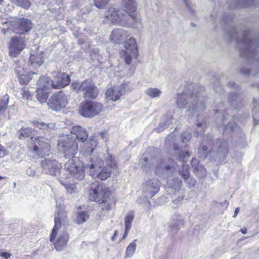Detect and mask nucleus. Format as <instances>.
<instances>
[{
  "label": "nucleus",
  "instance_id": "e433bc0d",
  "mask_svg": "<svg viewBox=\"0 0 259 259\" xmlns=\"http://www.w3.org/2000/svg\"><path fill=\"white\" fill-rule=\"evenodd\" d=\"M169 187L173 188L174 189H179L182 185V181L179 178H175L171 180L168 181Z\"/></svg>",
  "mask_w": 259,
  "mask_h": 259
},
{
  "label": "nucleus",
  "instance_id": "473e14b6",
  "mask_svg": "<svg viewBox=\"0 0 259 259\" xmlns=\"http://www.w3.org/2000/svg\"><path fill=\"white\" fill-rule=\"evenodd\" d=\"M211 150L212 149L210 147V146H207L203 144L202 146L198 148V154L201 158H205Z\"/></svg>",
  "mask_w": 259,
  "mask_h": 259
},
{
  "label": "nucleus",
  "instance_id": "bb28decb",
  "mask_svg": "<svg viewBox=\"0 0 259 259\" xmlns=\"http://www.w3.org/2000/svg\"><path fill=\"white\" fill-rule=\"evenodd\" d=\"M122 6L125 9L124 11L133 14L137 9V4L135 0H122Z\"/></svg>",
  "mask_w": 259,
  "mask_h": 259
},
{
  "label": "nucleus",
  "instance_id": "4be33fe9",
  "mask_svg": "<svg viewBox=\"0 0 259 259\" xmlns=\"http://www.w3.org/2000/svg\"><path fill=\"white\" fill-rule=\"evenodd\" d=\"M128 35L127 32L122 28L113 30L110 35V40L114 44H118Z\"/></svg>",
  "mask_w": 259,
  "mask_h": 259
},
{
  "label": "nucleus",
  "instance_id": "864d4df0",
  "mask_svg": "<svg viewBox=\"0 0 259 259\" xmlns=\"http://www.w3.org/2000/svg\"><path fill=\"white\" fill-rule=\"evenodd\" d=\"M0 256L6 259H8L11 257V254L9 252H2L0 253Z\"/></svg>",
  "mask_w": 259,
  "mask_h": 259
},
{
  "label": "nucleus",
  "instance_id": "2eb2a0df",
  "mask_svg": "<svg viewBox=\"0 0 259 259\" xmlns=\"http://www.w3.org/2000/svg\"><path fill=\"white\" fill-rule=\"evenodd\" d=\"M159 190V183L157 179L149 180L143 184L142 191L146 197H152Z\"/></svg>",
  "mask_w": 259,
  "mask_h": 259
},
{
  "label": "nucleus",
  "instance_id": "7ed1b4c3",
  "mask_svg": "<svg viewBox=\"0 0 259 259\" xmlns=\"http://www.w3.org/2000/svg\"><path fill=\"white\" fill-rule=\"evenodd\" d=\"M203 100L202 97L197 96L194 93L190 96L184 92L178 95L176 104L178 108H185L189 100L191 105L187 110V114L188 116H190L194 115L196 112L204 110L205 105L202 102Z\"/></svg>",
  "mask_w": 259,
  "mask_h": 259
},
{
  "label": "nucleus",
  "instance_id": "69168bd1",
  "mask_svg": "<svg viewBox=\"0 0 259 259\" xmlns=\"http://www.w3.org/2000/svg\"><path fill=\"white\" fill-rule=\"evenodd\" d=\"M7 32V30L6 29H3V32L4 33V34H6Z\"/></svg>",
  "mask_w": 259,
  "mask_h": 259
},
{
  "label": "nucleus",
  "instance_id": "6e6d98bb",
  "mask_svg": "<svg viewBox=\"0 0 259 259\" xmlns=\"http://www.w3.org/2000/svg\"><path fill=\"white\" fill-rule=\"evenodd\" d=\"M240 4L239 2L238 3H235V4L234 5H230V8L231 9H234L236 7H240Z\"/></svg>",
  "mask_w": 259,
  "mask_h": 259
},
{
  "label": "nucleus",
  "instance_id": "a19ab883",
  "mask_svg": "<svg viewBox=\"0 0 259 259\" xmlns=\"http://www.w3.org/2000/svg\"><path fill=\"white\" fill-rule=\"evenodd\" d=\"M110 0H94V5L99 8H104L109 3Z\"/></svg>",
  "mask_w": 259,
  "mask_h": 259
},
{
  "label": "nucleus",
  "instance_id": "09e8293b",
  "mask_svg": "<svg viewBox=\"0 0 259 259\" xmlns=\"http://www.w3.org/2000/svg\"><path fill=\"white\" fill-rule=\"evenodd\" d=\"M71 88L73 91L78 93L81 89V84L79 82H74L71 84Z\"/></svg>",
  "mask_w": 259,
  "mask_h": 259
},
{
  "label": "nucleus",
  "instance_id": "f704fd0d",
  "mask_svg": "<svg viewBox=\"0 0 259 259\" xmlns=\"http://www.w3.org/2000/svg\"><path fill=\"white\" fill-rule=\"evenodd\" d=\"M32 134V130L29 127L22 128L19 131L18 139L21 140L30 137Z\"/></svg>",
  "mask_w": 259,
  "mask_h": 259
},
{
  "label": "nucleus",
  "instance_id": "20e7f679",
  "mask_svg": "<svg viewBox=\"0 0 259 259\" xmlns=\"http://www.w3.org/2000/svg\"><path fill=\"white\" fill-rule=\"evenodd\" d=\"M228 35L230 40H236V42L238 45L242 56L247 55L259 43L257 41H251L249 39V34L248 31L239 33L235 27L228 32Z\"/></svg>",
  "mask_w": 259,
  "mask_h": 259
},
{
  "label": "nucleus",
  "instance_id": "f03ea898",
  "mask_svg": "<svg viewBox=\"0 0 259 259\" xmlns=\"http://www.w3.org/2000/svg\"><path fill=\"white\" fill-rule=\"evenodd\" d=\"M104 16L110 23L122 27H130L133 20L137 22L138 18L136 14H129L123 10H118L113 7H110L106 11Z\"/></svg>",
  "mask_w": 259,
  "mask_h": 259
},
{
  "label": "nucleus",
  "instance_id": "e2e57ef3",
  "mask_svg": "<svg viewBox=\"0 0 259 259\" xmlns=\"http://www.w3.org/2000/svg\"><path fill=\"white\" fill-rule=\"evenodd\" d=\"M165 169L166 170H169L171 169V167L169 165H165Z\"/></svg>",
  "mask_w": 259,
  "mask_h": 259
},
{
  "label": "nucleus",
  "instance_id": "603ef678",
  "mask_svg": "<svg viewBox=\"0 0 259 259\" xmlns=\"http://www.w3.org/2000/svg\"><path fill=\"white\" fill-rule=\"evenodd\" d=\"M183 199L184 197L183 196H179L176 199H174L172 202L176 205H179L183 201Z\"/></svg>",
  "mask_w": 259,
  "mask_h": 259
},
{
  "label": "nucleus",
  "instance_id": "4468645a",
  "mask_svg": "<svg viewBox=\"0 0 259 259\" xmlns=\"http://www.w3.org/2000/svg\"><path fill=\"white\" fill-rule=\"evenodd\" d=\"M49 106L53 110H59L65 108L68 104L67 96L62 91L53 94L48 103Z\"/></svg>",
  "mask_w": 259,
  "mask_h": 259
},
{
  "label": "nucleus",
  "instance_id": "b1692460",
  "mask_svg": "<svg viewBox=\"0 0 259 259\" xmlns=\"http://www.w3.org/2000/svg\"><path fill=\"white\" fill-rule=\"evenodd\" d=\"M38 87L48 91L51 89H55L54 80L50 77L43 76L40 77L37 81Z\"/></svg>",
  "mask_w": 259,
  "mask_h": 259
},
{
  "label": "nucleus",
  "instance_id": "9b49d317",
  "mask_svg": "<svg viewBox=\"0 0 259 259\" xmlns=\"http://www.w3.org/2000/svg\"><path fill=\"white\" fill-rule=\"evenodd\" d=\"M124 50L120 52V56L124 59L127 64L131 63L132 58H136L138 55V48L136 40L132 37L127 39L124 44Z\"/></svg>",
  "mask_w": 259,
  "mask_h": 259
},
{
  "label": "nucleus",
  "instance_id": "774afa93",
  "mask_svg": "<svg viewBox=\"0 0 259 259\" xmlns=\"http://www.w3.org/2000/svg\"><path fill=\"white\" fill-rule=\"evenodd\" d=\"M197 125L199 128H200L202 126L201 123H198Z\"/></svg>",
  "mask_w": 259,
  "mask_h": 259
},
{
  "label": "nucleus",
  "instance_id": "5701e85b",
  "mask_svg": "<svg viewBox=\"0 0 259 259\" xmlns=\"http://www.w3.org/2000/svg\"><path fill=\"white\" fill-rule=\"evenodd\" d=\"M184 223V221L181 219L179 214H175L169 223V230L172 233L177 232L180 229L181 226Z\"/></svg>",
  "mask_w": 259,
  "mask_h": 259
},
{
  "label": "nucleus",
  "instance_id": "052dcab7",
  "mask_svg": "<svg viewBox=\"0 0 259 259\" xmlns=\"http://www.w3.org/2000/svg\"><path fill=\"white\" fill-rule=\"evenodd\" d=\"M242 234H245L247 233V229H241L240 230Z\"/></svg>",
  "mask_w": 259,
  "mask_h": 259
},
{
  "label": "nucleus",
  "instance_id": "6ab92c4d",
  "mask_svg": "<svg viewBox=\"0 0 259 259\" xmlns=\"http://www.w3.org/2000/svg\"><path fill=\"white\" fill-rule=\"evenodd\" d=\"M88 137V134L85 130L82 129V143H83L82 146L84 149V153H92L96 147V141L94 137L91 136L90 139L87 141H83Z\"/></svg>",
  "mask_w": 259,
  "mask_h": 259
},
{
  "label": "nucleus",
  "instance_id": "72a5a7b5",
  "mask_svg": "<svg viewBox=\"0 0 259 259\" xmlns=\"http://www.w3.org/2000/svg\"><path fill=\"white\" fill-rule=\"evenodd\" d=\"M9 96L6 94L2 100L0 101V115L3 114L8 107Z\"/></svg>",
  "mask_w": 259,
  "mask_h": 259
},
{
  "label": "nucleus",
  "instance_id": "5fc2aeb1",
  "mask_svg": "<svg viewBox=\"0 0 259 259\" xmlns=\"http://www.w3.org/2000/svg\"><path fill=\"white\" fill-rule=\"evenodd\" d=\"M89 214L84 211H82V222L86 221L89 218Z\"/></svg>",
  "mask_w": 259,
  "mask_h": 259
},
{
  "label": "nucleus",
  "instance_id": "0eeeda50",
  "mask_svg": "<svg viewBox=\"0 0 259 259\" xmlns=\"http://www.w3.org/2000/svg\"><path fill=\"white\" fill-rule=\"evenodd\" d=\"M116 165V164L112 156H108V159L105 162L102 161V164H99L95 162V164L92 163L90 165V168L92 169L98 166L99 169L97 172V177L101 180H105L110 176L112 167Z\"/></svg>",
  "mask_w": 259,
  "mask_h": 259
},
{
  "label": "nucleus",
  "instance_id": "a878e982",
  "mask_svg": "<svg viewBox=\"0 0 259 259\" xmlns=\"http://www.w3.org/2000/svg\"><path fill=\"white\" fill-rule=\"evenodd\" d=\"M134 219V213L133 211H130L127 213L125 217L124 225L125 231L122 236V239H125L131 229L132 224Z\"/></svg>",
  "mask_w": 259,
  "mask_h": 259
},
{
  "label": "nucleus",
  "instance_id": "de8ad7c7",
  "mask_svg": "<svg viewBox=\"0 0 259 259\" xmlns=\"http://www.w3.org/2000/svg\"><path fill=\"white\" fill-rule=\"evenodd\" d=\"M191 138V135L189 133L186 132L182 135V141L184 143L189 142Z\"/></svg>",
  "mask_w": 259,
  "mask_h": 259
},
{
  "label": "nucleus",
  "instance_id": "39448f33",
  "mask_svg": "<svg viewBox=\"0 0 259 259\" xmlns=\"http://www.w3.org/2000/svg\"><path fill=\"white\" fill-rule=\"evenodd\" d=\"M3 24H6L8 29L20 35L29 32L33 28V25L31 20L25 17L16 18L12 21L3 22Z\"/></svg>",
  "mask_w": 259,
  "mask_h": 259
},
{
  "label": "nucleus",
  "instance_id": "bf43d9fd",
  "mask_svg": "<svg viewBox=\"0 0 259 259\" xmlns=\"http://www.w3.org/2000/svg\"><path fill=\"white\" fill-rule=\"evenodd\" d=\"M4 3V0H0V11H2L3 9V5H2V4Z\"/></svg>",
  "mask_w": 259,
  "mask_h": 259
},
{
  "label": "nucleus",
  "instance_id": "dca6fc26",
  "mask_svg": "<svg viewBox=\"0 0 259 259\" xmlns=\"http://www.w3.org/2000/svg\"><path fill=\"white\" fill-rule=\"evenodd\" d=\"M82 88L84 98L94 99L98 96L99 91L98 88L90 80H87L82 82Z\"/></svg>",
  "mask_w": 259,
  "mask_h": 259
},
{
  "label": "nucleus",
  "instance_id": "7c9ffc66",
  "mask_svg": "<svg viewBox=\"0 0 259 259\" xmlns=\"http://www.w3.org/2000/svg\"><path fill=\"white\" fill-rule=\"evenodd\" d=\"M136 241L137 240H135L127 246L125 250L124 258H131L133 256L135 252L137 247Z\"/></svg>",
  "mask_w": 259,
  "mask_h": 259
},
{
  "label": "nucleus",
  "instance_id": "49530a36",
  "mask_svg": "<svg viewBox=\"0 0 259 259\" xmlns=\"http://www.w3.org/2000/svg\"><path fill=\"white\" fill-rule=\"evenodd\" d=\"M164 164L162 161H160L159 162H157V164L155 165V172L157 175L159 174L161 170L163 169Z\"/></svg>",
  "mask_w": 259,
  "mask_h": 259
},
{
  "label": "nucleus",
  "instance_id": "4c0bfd02",
  "mask_svg": "<svg viewBox=\"0 0 259 259\" xmlns=\"http://www.w3.org/2000/svg\"><path fill=\"white\" fill-rule=\"evenodd\" d=\"M16 4L25 9H28L31 6L28 0H16Z\"/></svg>",
  "mask_w": 259,
  "mask_h": 259
},
{
  "label": "nucleus",
  "instance_id": "c9c22d12",
  "mask_svg": "<svg viewBox=\"0 0 259 259\" xmlns=\"http://www.w3.org/2000/svg\"><path fill=\"white\" fill-rule=\"evenodd\" d=\"M228 152V149L227 143L225 142H222L219 146V151L218 153L221 155L224 159L226 157Z\"/></svg>",
  "mask_w": 259,
  "mask_h": 259
},
{
  "label": "nucleus",
  "instance_id": "f3484780",
  "mask_svg": "<svg viewBox=\"0 0 259 259\" xmlns=\"http://www.w3.org/2000/svg\"><path fill=\"white\" fill-rule=\"evenodd\" d=\"M125 92L123 85L108 89L105 93L106 98L112 101L119 100Z\"/></svg>",
  "mask_w": 259,
  "mask_h": 259
},
{
  "label": "nucleus",
  "instance_id": "8fccbe9b",
  "mask_svg": "<svg viewBox=\"0 0 259 259\" xmlns=\"http://www.w3.org/2000/svg\"><path fill=\"white\" fill-rule=\"evenodd\" d=\"M73 168L72 170H70L68 168H67V170H68L70 173V175L71 177H69L70 179H72V181L73 180V178L75 177V174H77V168L76 165L73 164V166L72 167Z\"/></svg>",
  "mask_w": 259,
  "mask_h": 259
},
{
  "label": "nucleus",
  "instance_id": "0e129e2a",
  "mask_svg": "<svg viewBox=\"0 0 259 259\" xmlns=\"http://www.w3.org/2000/svg\"><path fill=\"white\" fill-rule=\"evenodd\" d=\"M148 158L147 157H145L144 158V161L147 162V161H148Z\"/></svg>",
  "mask_w": 259,
  "mask_h": 259
},
{
  "label": "nucleus",
  "instance_id": "3c124183",
  "mask_svg": "<svg viewBox=\"0 0 259 259\" xmlns=\"http://www.w3.org/2000/svg\"><path fill=\"white\" fill-rule=\"evenodd\" d=\"M8 155V151L6 147L0 143V158H3Z\"/></svg>",
  "mask_w": 259,
  "mask_h": 259
},
{
  "label": "nucleus",
  "instance_id": "aec40b11",
  "mask_svg": "<svg viewBox=\"0 0 259 259\" xmlns=\"http://www.w3.org/2000/svg\"><path fill=\"white\" fill-rule=\"evenodd\" d=\"M29 60L30 62V68H33L36 70L44 63L43 52H36L30 54Z\"/></svg>",
  "mask_w": 259,
  "mask_h": 259
},
{
  "label": "nucleus",
  "instance_id": "9d476101",
  "mask_svg": "<svg viewBox=\"0 0 259 259\" xmlns=\"http://www.w3.org/2000/svg\"><path fill=\"white\" fill-rule=\"evenodd\" d=\"M46 139L42 136H31V144L33 146L31 150L42 156L47 155L51 151V147Z\"/></svg>",
  "mask_w": 259,
  "mask_h": 259
},
{
  "label": "nucleus",
  "instance_id": "423d86ee",
  "mask_svg": "<svg viewBox=\"0 0 259 259\" xmlns=\"http://www.w3.org/2000/svg\"><path fill=\"white\" fill-rule=\"evenodd\" d=\"M91 191L89 194L90 200L101 203L106 202L110 195L108 188L101 185L99 182L91 184Z\"/></svg>",
  "mask_w": 259,
  "mask_h": 259
},
{
  "label": "nucleus",
  "instance_id": "2f4dec72",
  "mask_svg": "<svg viewBox=\"0 0 259 259\" xmlns=\"http://www.w3.org/2000/svg\"><path fill=\"white\" fill-rule=\"evenodd\" d=\"M145 94L152 98H156L160 97L161 91L156 88H150L145 91Z\"/></svg>",
  "mask_w": 259,
  "mask_h": 259
},
{
  "label": "nucleus",
  "instance_id": "ea45409f",
  "mask_svg": "<svg viewBox=\"0 0 259 259\" xmlns=\"http://www.w3.org/2000/svg\"><path fill=\"white\" fill-rule=\"evenodd\" d=\"M31 123L35 127L41 130H47L49 127L48 124L45 123L43 122H38L37 121L34 120L32 121Z\"/></svg>",
  "mask_w": 259,
  "mask_h": 259
},
{
  "label": "nucleus",
  "instance_id": "79ce46f5",
  "mask_svg": "<svg viewBox=\"0 0 259 259\" xmlns=\"http://www.w3.org/2000/svg\"><path fill=\"white\" fill-rule=\"evenodd\" d=\"M63 185L68 193H74L77 190V187L75 183L63 184Z\"/></svg>",
  "mask_w": 259,
  "mask_h": 259
},
{
  "label": "nucleus",
  "instance_id": "ddd939ff",
  "mask_svg": "<svg viewBox=\"0 0 259 259\" xmlns=\"http://www.w3.org/2000/svg\"><path fill=\"white\" fill-rule=\"evenodd\" d=\"M103 106L102 103L92 101H87L82 105V116L92 117L98 115L102 111Z\"/></svg>",
  "mask_w": 259,
  "mask_h": 259
},
{
  "label": "nucleus",
  "instance_id": "c03bdc74",
  "mask_svg": "<svg viewBox=\"0 0 259 259\" xmlns=\"http://www.w3.org/2000/svg\"><path fill=\"white\" fill-rule=\"evenodd\" d=\"M252 116L254 121L256 122V123H258L259 122V107L253 110Z\"/></svg>",
  "mask_w": 259,
  "mask_h": 259
},
{
  "label": "nucleus",
  "instance_id": "680f3d73",
  "mask_svg": "<svg viewBox=\"0 0 259 259\" xmlns=\"http://www.w3.org/2000/svg\"><path fill=\"white\" fill-rule=\"evenodd\" d=\"M116 235H117V231H115V232H114L113 236L112 237V241H114L115 240V237H116Z\"/></svg>",
  "mask_w": 259,
  "mask_h": 259
},
{
  "label": "nucleus",
  "instance_id": "37998d69",
  "mask_svg": "<svg viewBox=\"0 0 259 259\" xmlns=\"http://www.w3.org/2000/svg\"><path fill=\"white\" fill-rule=\"evenodd\" d=\"M170 125V123L168 121L166 122H161L159 123V126L155 128V130L157 133H160L163 131L164 128H166Z\"/></svg>",
  "mask_w": 259,
  "mask_h": 259
},
{
  "label": "nucleus",
  "instance_id": "58836bf2",
  "mask_svg": "<svg viewBox=\"0 0 259 259\" xmlns=\"http://www.w3.org/2000/svg\"><path fill=\"white\" fill-rule=\"evenodd\" d=\"M22 98L24 99L29 100L31 99L32 95L28 88L23 87L21 88Z\"/></svg>",
  "mask_w": 259,
  "mask_h": 259
},
{
  "label": "nucleus",
  "instance_id": "c756f323",
  "mask_svg": "<svg viewBox=\"0 0 259 259\" xmlns=\"http://www.w3.org/2000/svg\"><path fill=\"white\" fill-rule=\"evenodd\" d=\"M50 174L55 176L60 169V164L55 160H49L47 163Z\"/></svg>",
  "mask_w": 259,
  "mask_h": 259
},
{
  "label": "nucleus",
  "instance_id": "338daca9",
  "mask_svg": "<svg viewBox=\"0 0 259 259\" xmlns=\"http://www.w3.org/2000/svg\"><path fill=\"white\" fill-rule=\"evenodd\" d=\"M110 208H111V206H109V205H107V207H106V209H107V210H109V209H110Z\"/></svg>",
  "mask_w": 259,
  "mask_h": 259
},
{
  "label": "nucleus",
  "instance_id": "13d9d810",
  "mask_svg": "<svg viewBox=\"0 0 259 259\" xmlns=\"http://www.w3.org/2000/svg\"><path fill=\"white\" fill-rule=\"evenodd\" d=\"M239 208L238 207H237L234 211L233 217H236V215H237V214L239 212Z\"/></svg>",
  "mask_w": 259,
  "mask_h": 259
},
{
  "label": "nucleus",
  "instance_id": "4d7b16f0",
  "mask_svg": "<svg viewBox=\"0 0 259 259\" xmlns=\"http://www.w3.org/2000/svg\"><path fill=\"white\" fill-rule=\"evenodd\" d=\"M242 72L244 74H249L250 73V71L249 69H242Z\"/></svg>",
  "mask_w": 259,
  "mask_h": 259
},
{
  "label": "nucleus",
  "instance_id": "393cba45",
  "mask_svg": "<svg viewBox=\"0 0 259 259\" xmlns=\"http://www.w3.org/2000/svg\"><path fill=\"white\" fill-rule=\"evenodd\" d=\"M191 163L194 170V172L197 177L201 178L206 176V169L201 165L199 164L197 159L193 158Z\"/></svg>",
  "mask_w": 259,
  "mask_h": 259
},
{
  "label": "nucleus",
  "instance_id": "412c9836",
  "mask_svg": "<svg viewBox=\"0 0 259 259\" xmlns=\"http://www.w3.org/2000/svg\"><path fill=\"white\" fill-rule=\"evenodd\" d=\"M20 69V67H17L15 69V71L19 78V83L21 85L27 84L31 79L32 75L36 73L31 71L26 72L25 70H22L21 72Z\"/></svg>",
  "mask_w": 259,
  "mask_h": 259
},
{
  "label": "nucleus",
  "instance_id": "a18cd8bd",
  "mask_svg": "<svg viewBox=\"0 0 259 259\" xmlns=\"http://www.w3.org/2000/svg\"><path fill=\"white\" fill-rule=\"evenodd\" d=\"M236 127V124L234 122H229L225 126V132L233 131Z\"/></svg>",
  "mask_w": 259,
  "mask_h": 259
},
{
  "label": "nucleus",
  "instance_id": "c85d7f7f",
  "mask_svg": "<svg viewBox=\"0 0 259 259\" xmlns=\"http://www.w3.org/2000/svg\"><path fill=\"white\" fill-rule=\"evenodd\" d=\"M71 219L74 224L79 225L81 223V206H76L74 208Z\"/></svg>",
  "mask_w": 259,
  "mask_h": 259
},
{
  "label": "nucleus",
  "instance_id": "f257e3e1",
  "mask_svg": "<svg viewBox=\"0 0 259 259\" xmlns=\"http://www.w3.org/2000/svg\"><path fill=\"white\" fill-rule=\"evenodd\" d=\"M67 216L65 212L60 211L55 217V225L50 236V241L53 242L55 248L61 251L67 246L69 234L66 231L68 226Z\"/></svg>",
  "mask_w": 259,
  "mask_h": 259
},
{
  "label": "nucleus",
  "instance_id": "cd10ccee",
  "mask_svg": "<svg viewBox=\"0 0 259 259\" xmlns=\"http://www.w3.org/2000/svg\"><path fill=\"white\" fill-rule=\"evenodd\" d=\"M36 92L37 100L41 103L46 102L49 97V91L38 87Z\"/></svg>",
  "mask_w": 259,
  "mask_h": 259
},
{
  "label": "nucleus",
  "instance_id": "1a4fd4ad",
  "mask_svg": "<svg viewBox=\"0 0 259 259\" xmlns=\"http://www.w3.org/2000/svg\"><path fill=\"white\" fill-rule=\"evenodd\" d=\"M26 41L25 38L14 36L8 43L9 55L12 57H17L26 48Z\"/></svg>",
  "mask_w": 259,
  "mask_h": 259
},
{
  "label": "nucleus",
  "instance_id": "a211bd4d",
  "mask_svg": "<svg viewBox=\"0 0 259 259\" xmlns=\"http://www.w3.org/2000/svg\"><path fill=\"white\" fill-rule=\"evenodd\" d=\"M55 89H60L68 85L70 82V76L64 72H57L54 78Z\"/></svg>",
  "mask_w": 259,
  "mask_h": 259
},
{
  "label": "nucleus",
  "instance_id": "6e6552de",
  "mask_svg": "<svg viewBox=\"0 0 259 259\" xmlns=\"http://www.w3.org/2000/svg\"><path fill=\"white\" fill-rule=\"evenodd\" d=\"M190 154L188 151H186L185 153L183 152L180 153L178 158L183 162L182 168L179 170V174L181 177L184 180L185 182L187 184V187L189 188L194 187L196 184V181L193 178L190 177L189 167L188 164H186V160L189 158Z\"/></svg>",
  "mask_w": 259,
  "mask_h": 259
},
{
  "label": "nucleus",
  "instance_id": "f8f14e48",
  "mask_svg": "<svg viewBox=\"0 0 259 259\" xmlns=\"http://www.w3.org/2000/svg\"><path fill=\"white\" fill-rule=\"evenodd\" d=\"M58 146L63 152L66 158L74 157L78 150L76 142L68 137L60 140L58 143Z\"/></svg>",
  "mask_w": 259,
  "mask_h": 259
}]
</instances>
